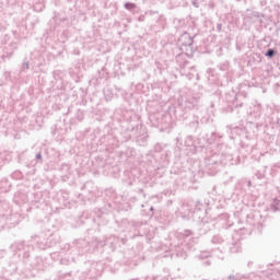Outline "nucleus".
<instances>
[{
	"mask_svg": "<svg viewBox=\"0 0 280 280\" xmlns=\"http://www.w3.org/2000/svg\"><path fill=\"white\" fill-rule=\"evenodd\" d=\"M266 56H268V58H272V56H275V50L269 49L266 54Z\"/></svg>",
	"mask_w": 280,
	"mask_h": 280,
	"instance_id": "f257e3e1",
	"label": "nucleus"
}]
</instances>
